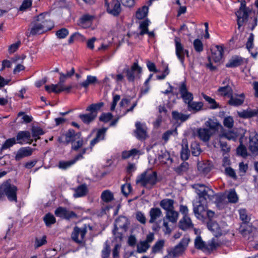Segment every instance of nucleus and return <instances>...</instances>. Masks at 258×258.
Instances as JSON below:
<instances>
[{"mask_svg": "<svg viewBox=\"0 0 258 258\" xmlns=\"http://www.w3.org/2000/svg\"><path fill=\"white\" fill-rule=\"evenodd\" d=\"M16 138H12L7 140L1 147V151L6 150L17 143Z\"/></svg>", "mask_w": 258, "mask_h": 258, "instance_id": "3c124183", "label": "nucleus"}, {"mask_svg": "<svg viewBox=\"0 0 258 258\" xmlns=\"http://www.w3.org/2000/svg\"><path fill=\"white\" fill-rule=\"evenodd\" d=\"M148 12V7L143 6L141 9H139L136 13V17L138 19H142L146 17Z\"/></svg>", "mask_w": 258, "mask_h": 258, "instance_id": "5fc2aeb1", "label": "nucleus"}, {"mask_svg": "<svg viewBox=\"0 0 258 258\" xmlns=\"http://www.w3.org/2000/svg\"><path fill=\"white\" fill-rule=\"evenodd\" d=\"M189 241L188 238H182L177 245L168 252L167 255L164 258H175L181 254L187 246Z\"/></svg>", "mask_w": 258, "mask_h": 258, "instance_id": "39448f33", "label": "nucleus"}, {"mask_svg": "<svg viewBox=\"0 0 258 258\" xmlns=\"http://www.w3.org/2000/svg\"><path fill=\"white\" fill-rule=\"evenodd\" d=\"M181 146L182 149L180 151V157L182 160L185 161L188 159L190 154L187 141L186 140L182 141Z\"/></svg>", "mask_w": 258, "mask_h": 258, "instance_id": "f704fd0d", "label": "nucleus"}, {"mask_svg": "<svg viewBox=\"0 0 258 258\" xmlns=\"http://www.w3.org/2000/svg\"><path fill=\"white\" fill-rule=\"evenodd\" d=\"M243 63V58L238 55H234L229 59L226 64L227 68H235L241 65Z\"/></svg>", "mask_w": 258, "mask_h": 258, "instance_id": "7c9ffc66", "label": "nucleus"}, {"mask_svg": "<svg viewBox=\"0 0 258 258\" xmlns=\"http://www.w3.org/2000/svg\"><path fill=\"white\" fill-rule=\"evenodd\" d=\"M194 47L197 52H200L203 50V44L202 41L196 39L193 43Z\"/></svg>", "mask_w": 258, "mask_h": 258, "instance_id": "052dcab7", "label": "nucleus"}, {"mask_svg": "<svg viewBox=\"0 0 258 258\" xmlns=\"http://www.w3.org/2000/svg\"><path fill=\"white\" fill-rule=\"evenodd\" d=\"M157 182V175L155 171L147 170L139 175L136 183L147 188L150 189Z\"/></svg>", "mask_w": 258, "mask_h": 258, "instance_id": "7ed1b4c3", "label": "nucleus"}, {"mask_svg": "<svg viewBox=\"0 0 258 258\" xmlns=\"http://www.w3.org/2000/svg\"><path fill=\"white\" fill-rule=\"evenodd\" d=\"M43 219L47 226H49L51 224H54L56 221L54 216L50 213L47 214L44 217Z\"/></svg>", "mask_w": 258, "mask_h": 258, "instance_id": "6e6d98bb", "label": "nucleus"}, {"mask_svg": "<svg viewBox=\"0 0 258 258\" xmlns=\"http://www.w3.org/2000/svg\"><path fill=\"white\" fill-rule=\"evenodd\" d=\"M80 136V133H75L73 130H69L62 136V138L64 139V142L68 144L70 143L72 144Z\"/></svg>", "mask_w": 258, "mask_h": 258, "instance_id": "b1692460", "label": "nucleus"}, {"mask_svg": "<svg viewBox=\"0 0 258 258\" xmlns=\"http://www.w3.org/2000/svg\"><path fill=\"white\" fill-rule=\"evenodd\" d=\"M142 71V69L137 61L133 63L131 69L124 70L127 80L130 82H133L136 78H140Z\"/></svg>", "mask_w": 258, "mask_h": 258, "instance_id": "0eeeda50", "label": "nucleus"}, {"mask_svg": "<svg viewBox=\"0 0 258 258\" xmlns=\"http://www.w3.org/2000/svg\"><path fill=\"white\" fill-rule=\"evenodd\" d=\"M158 160L161 163L171 164L172 160L170 157V154L165 149L161 150L158 154Z\"/></svg>", "mask_w": 258, "mask_h": 258, "instance_id": "393cba45", "label": "nucleus"}, {"mask_svg": "<svg viewBox=\"0 0 258 258\" xmlns=\"http://www.w3.org/2000/svg\"><path fill=\"white\" fill-rule=\"evenodd\" d=\"M105 5L107 6V11L108 13L113 15L117 16L121 11L120 5L118 0H112L109 4L106 1Z\"/></svg>", "mask_w": 258, "mask_h": 258, "instance_id": "6ab92c4d", "label": "nucleus"}, {"mask_svg": "<svg viewBox=\"0 0 258 258\" xmlns=\"http://www.w3.org/2000/svg\"><path fill=\"white\" fill-rule=\"evenodd\" d=\"M69 30L66 28H63L57 31L55 35L59 39H64L69 35Z\"/></svg>", "mask_w": 258, "mask_h": 258, "instance_id": "4d7b16f0", "label": "nucleus"}, {"mask_svg": "<svg viewBox=\"0 0 258 258\" xmlns=\"http://www.w3.org/2000/svg\"><path fill=\"white\" fill-rule=\"evenodd\" d=\"M87 148H84L81 150V152L76 155L74 159L68 161H60L58 167L62 169H66L74 165L77 161L83 158V155L86 153Z\"/></svg>", "mask_w": 258, "mask_h": 258, "instance_id": "ddd939ff", "label": "nucleus"}, {"mask_svg": "<svg viewBox=\"0 0 258 258\" xmlns=\"http://www.w3.org/2000/svg\"><path fill=\"white\" fill-rule=\"evenodd\" d=\"M202 95L204 98V99L208 102L209 104L210 105V108L215 109L218 107L219 104L216 102V101L214 99L206 95L204 93H202Z\"/></svg>", "mask_w": 258, "mask_h": 258, "instance_id": "864d4df0", "label": "nucleus"}, {"mask_svg": "<svg viewBox=\"0 0 258 258\" xmlns=\"http://www.w3.org/2000/svg\"><path fill=\"white\" fill-rule=\"evenodd\" d=\"M248 148L253 155H258V135L255 132H252L249 135Z\"/></svg>", "mask_w": 258, "mask_h": 258, "instance_id": "dca6fc26", "label": "nucleus"}, {"mask_svg": "<svg viewBox=\"0 0 258 258\" xmlns=\"http://www.w3.org/2000/svg\"><path fill=\"white\" fill-rule=\"evenodd\" d=\"M86 232V228L75 227L72 233L71 237L75 242L81 244L83 242Z\"/></svg>", "mask_w": 258, "mask_h": 258, "instance_id": "4468645a", "label": "nucleus"}, {"mask_svg": "<svg viewBox=\"0 0 258 258\" xmlns=\"http://www.w3.org/2000/svg\"><path fill=\"white\" fill-rule=\"evenodd\" d=\"M250 10H238L235 14L237 16V22L238 25V29L239 30L240 27L247 22L250 13Z\"/></svg>", "mask_w": 258, "mask_h": 258, "instance_id": "2eb2a0df", "label": "nucleus"}, {"mask_svg": "<svg viewBox=\"0 0 258 258\" xmlns=\"http://www.w3.org/2000/svg\"><path fill=\"white\" fill-rule=\"evenodd\" d=\"M227 198L229 202L236 203L238 201V197L234 190H231L228 195Z\"/></svg>", "mask_w": 258, "mask_h": 258, "instance_id": "bf43d9fd", "label": "nucleus"}, {"mask_svg": "<svg viewBox=\"0 0 258 258\" xmlns=\"http://www.w3.org/2000/svg\"><path fill=\"white\" fill-rule=\"evenodd\" d=\"M237 153L239 155L243 157H245L247 156V150L246 147L240 143V145L237 148Z\"/></svg>", "mask_w": 258, "mask_h": 258, "instance_id": "e2e57ef3", "label": "nucleus"}, {"mask_svg": "<svg viewBox=\"0 0 258 258\" xmlns=\"http://www.w3.org/2000/svg\"><path fill=\"white\" fill-rule=\"evenodd\" d=\"M175 53L177 57L180 61L181 64L184 66V60L185 54L188 56V51L184 49L183 46L180 43V40L179 38L176 37L175 38Z\"/></svg>", "mask_w": 258, "mask_h": 258, "instance_id": "1a4fd4ad", "label": "nucleus"}, {"mask_svg": "<svg viewBox=\"0 0 258 258\" xmlns=\"http://www.w3.org/2000/svg\"><path fill=\"white\" fill-rule=\"evenodd\" d=\"M104 106V103L102 102H98L97 103H93L88 106L86 111L90 113H95L102 111V108Z\"/></svg>", "mask_w": 258, "mask_h": 258, "instance_id": "c9c22d12", "label": "nucleus"}, {"mask_svg": "<svg viewBox=\"0 0 258 258\" xmlns=\"http://www.w3.org/2000/svg\"><path fill=\"white\" fill-rule=\"evenodd\" d=\"M87 191V187L86 185H81L75 189L74 197L75 198L83 197L86 195Z\"/></svg>", "mask_w": 258, "mask_h": 258, "instance_id": "ea45409f", "label": "nucleus"}, {"mask_svg": "<svg viewBox=\"0 0 258 258\" xmlns=\"http://www.w3.org/2000/svg\"><path fill=\"white\" fill-rule=\"evenodd\" d=\"M193 226L191 220L188 216H183L179 223V227L183 230L192 228Z\"/></svg>", "mask_w": 258, "mask_h": 258, "instance_id": "2f4dec72", "label": "nucleus"}, {"mask_svg": "<svg viewBox=\"0 0 258 258\" xmlns=\"http://www.w3.org/2000/svg\"><path fill=\"white\" fill-rule=\"evenodd\" d=\"M195 247L200 249H202L204 251L206 252L207 244L205 243L200 236H198L195 240Z\"/></svg>", "mask_w": 258, "mask_h": 258, "instance_id": "49530a36", "label": "nucleus"}, {"mask_svg": "<svg viewBox=\"0 0 258 258\" xmlns=\"http://www.w3.org/2000/svg\"><path fill=\"white\" fill-rule=\"evenodd\" d=\"M212 56L210 57L215 62H219L222 58L223 49L221 46L216 45L211 49Z\"/></svg>", "mask_w": 258, "mask_h": 258, "instance_id": "cd10ccee", "label": "nucleus"}, {"mask_svg": "<svg viewBox=\"0 0 258 258\" xmlns=\"http://www.w3.org/2000/svg\"><path fill=\"white\" fill-rule=\"evenodd\" d=\"M189 111H199L203 106V103L202 102L191 101L187 105Z\"/></svg>", "mask_w": 258, "mask_h": 258, "instance_id": "37998d69", "label": "nucleus"}, {"mask_svg": "<svg viewBox=\"0 0 258 258\" xmlns=\"http://www.w3.org/2000/svg\"><path fill=\"white\" fill-rule=\"evenodd\" d=\"M155 239L154 234L149 233L145 240L140 241L137 245V251L139 253H145L150 247L151 244Z\"/></svg>", "mask_w": 258, "mask_h": 258, "instance_id": "423d86ee", "label": "nucleus"}, {"mask_svg": "<svg viewBox=\"0 0 258 258\" xmlns=\"http://www.w3.org/2000/svg\"><path fill=\"white\" fill-rule=\"evenodd\" d=\"M31 134L29 131H20L16 136V141L20 144H24L26 142L31 144L32 140H31Z\"/></svg>", "mask_w": 258, "mask_h": 258, "instance_id": "412c9836", "label": "nucleus"}, {"mask_svg": "<svg viewBox=\"0 0 258 258\" xmlns=\"http://www.w3.org/2000/svg\"><path fill=\"white\" fill-rule=\"evenodd\" d=\"M218 92L222 96H231L232 95V89L229 85L227 84L226 85L221 87L218 89Z\"/></svg>", "mask_w": 258, "mask_h": 258, "instance_id": "a18cd8bd", "label": "nucleus"}, {"mask_svg": "<svg viewBox=\"0 0 258 258\" xmlns=\"http://www.w3.org/2000/svg\"><path fill=\"white\" fill-rule=\"evenodd\" d=\"M101 199L105 203H109L114 199L113 193L109 190H105L101 195Z\"/></svg>", "mask_w": 258, "mask_h": 258, "instance_id": "58836bf2", "label": "nucleus"}, {"mask_svg": "<svg viewBox=\"0 0 258 258\" xmlns=\"http://www.w3.org/2000/svg\"><path fill=\"white\" fill-rule=\"evenodd\" d=\"M150 219L149 222L150 224L155 223L157 220L162 216V212L159 208H152L149 211Z\"/></svg>", "mask_w": 258, "mask_h": 258, "instance_id": "bb28decb", "label": "nucleus"}, {"mask_svg": "<svg viewBox=\"0 0 258 258\" xmlns=\"http://www.w3.org/2000/svg\"><path fill=\"white\" fill-rule=\"evenodd\" d=\"M36 19L41 25L47 27V31L51 30L54 27V23L50 20L49 15L47 13L40 14L37 16Z\"/></svg>", "mask_w": 258, "mask_h": 258, "instance_id": "aec40b11", "label": "nucleus"}, {"mask_svg": "<svg viewBox=\"0 0 258 258\" xmlns=\"http://www.w3.org/2000/svg\"><path fill=\"white\" fill-rule=\"evenodd\" d=\"M243 101L244 95L243 94H241L238 97L234 96L231 95L228 103L231 105L237 106L242 104Z\"/></svg>", "mask_w": 258, "mask_h": 258, "instance_id": "e433bc0d", "label": "nucleus"}, {"mask_svg": "<svg viewBox=\"0 0 258 258\" xmlns=\"http://www.w3.org/2000/svg\"><path fill=\"white\" fill-rule=\"evenodd\" d=\"M136 218L137 220L141 224H145L146 223V218L145 214L141 212L138 211L136 213Z\"/></svg>", "mask_w": 258, "mask_h": 258, "instance_id": "680f3d73", "label": "nucleus"}, {"mask_svg": "<svg viewBox=\"0 0 258 258\" xmlns=\"http://www.w3.org/2000/svg\"><path fill=\"white\" fill-rule=\"evenodd\" d=\"M253 41L254 35L252 33H250L248 38L247 41L246 43V48L249 51V52H250L251 49L253 48Z\"/></svg>", "mask_w": 258, "mask_h": 258, "instance_id": "0e129e2a", "label": "nucleus"}, {"mask_svg": "<svg viewBox=\"0 0 258 258\" xmlns=\"http://www.w3.org/2000/svg\"><path fill=\"white\" fill-rule=\"evenodd\" d=\"M17 187L8 180L0 186V200L6 196L10 201L17 202Z\"/></svg>", "mask_w": 258, "mask_h": 258, "instance_id": "20e7f679", "label": "nucleus"}, {"mask_svg": "<svg viewBox=\"0 0 258 258\" xmlns=\"http://www.w3.org/2000/svg\"><path fill=\"white\" fill-rule=\"evenodd\" d=\"M205 125L208 127L209 129L214 133L217 131L221 126V124L215 118H209L205 123Z\"/></svg>", "mask_w": 258, "mask_h": 258, "instance_id": "c756f323", "label": "nucleus"}, {"mask_svg": "<svg viewBox=\"0 0 258 258\" xmlns=\"http://www.w3.org/2000/svg\"><path fill=\"white\" fill-rule=\"evenodd\" d=\"M16 120L18 123H27L32 121V117L27 114H18V116Z\"/></svg>", "mask_w": 258, "mask_h": 258, "instance_id": "79ce46f5", "label": "nucleus"}, {"mask_svg": "<svg viewBox=\"0 0 258 258\" xmlns=\"http://www.w3.org/2000/svg\"><path fill=\"white\" fill-rule=\"evenodd\" d=\"M219 245V242L217 238H214L208 242L207 244L206 252H211L212 250L216 249Z\"/></svg>", "mask_w": 258, "mask_h": 258, "instance_id": "a19ab883", "label": "nucleus"}, {"mask_svg": "<svg viewBox=\"0 0 258 258\" xmlns=\"http://www.w3.org/2000/svg\"><path fill=\"white\" fill-rule=\"evenodd\" d=\"M120 95L117 94H114L113 95L112 100L110 106V110L111 111H119L124 113L131 112L137 105V102H136L134 103L130 107H128L129 103L131 102L130 99H128L126 98H123L121 100L119 103V109H118V108L116 109V104L120 100Z\"/></svg>", "mask_w": 258, "mask_h": 258, "instance_id": "f03ea898", "label": "nucleus"}, {"mask_svg": "<svg viewBox=\"0 0 258 258\" xmlns=\"http://www.w3.org/2000/svg\"><path fill=\"white\" fill-rule=\"evenodd\" d=\"M237 137V134L233 132H230L227 133H223L221 134L220 136L221 139H222L223 138H226L229 140L234 141L236 139Z\"/></svg>", "mask_w": 258, "mask_h": 258, "instance_id": "13d9d810", "label": "nucleus"}, {"mask_svg": "<svg viewBox=\"0 0 258 258\" xmlns=\"http://www.w3.org/2000/svg\"><path fill=\"white\" fill-rule=\"evenodd\" d=\"M84 144L83 140L80 136L72 144V150L77 151L83 147Z\"/></svg>", "mask_w": 258, "mask_h": 258, "instance_id": "09e8293b", "label": "nucleus"}, {"mask_svg": "<svg viewBox=\"0 0 258 258\" xmlns=\"http://www.w3.org/2000/svg\"><path fill=\"white\" fill-rule=\"evenodd\" d=\"M165 241L164 239L157 240L151 249V253L156 254L162 252L165 245Z\"/></svg>", "mask_w": 258, "mask_h": 258, "instance_id": "473e14b6", "label": "nucleus"}, {"mask_svg": "<svg viewBox=\"0 0 258 258\" xmlns=\"http://www.w3.org/2000/svg\"><path fill=\"white\" fill-rule=\"evenodd\" d=\"M21 45V41H18L9 46L8 51L10 54H12L16 52Z\"/></svg>", "mask_w": 258, "mask_h": 258, "instance_id": "69168bd1", "label": "nucleus"}, {"mask_svg": "<svg viewBox=\"0 0 258 258\" xmlns=\"http://www.w3.org/2000/svg\"><path fill=\"white\" fill-rule=\"evenodd\" d=\"M165 218L172 223H175L177 221L179 213L175 211L174 209L165 212Z\"/></svg>", "mask_w": 258, "mask_h": 258, "instance_id": "4c0bfd02", "label": "nucleus"}, {"mask_svg": "<svg viewBox=\"0 0 258 258\" xmlns=\"http://www.w3.org/2000/svg\"><path fill=\"white\" fill-rule=\"evenodd\" d=\"M150 21L148 20H146L142 21L140 24V29L141 31L140 33L132 32L128 33L127 35L128 37H133L135 39L139 37L140 35H143L145 34H148L150 37L154 36L153 32H149L148 27L149 25Z\"/></svg>", "mask_w": 258, "mask_h": 258, "instance_id": "9d476101", "label": "nucleus"}, {"mask_svg": "<svg viewBox=\"0 0 258 258\" xmlns=\"http://www.w3.org/2000/svg\"><path fill=\"white\" fill-rule=\"evenodd\" d=\"M174 201L173 200L165 199L162 200L160 203V207L163 209L165 212L174 209Z\"/></svg>", "mask_w": 258, "mask_h": 258, "instance_id": "72a5a7b5", "label": "nucleus"}, {"mask_svg": "<svg viewBox=\"0 0 258 258\" xmlns=\"http://www.w3.org/2000/svg\"><path fill=\"white\" fill-rule=\"evenodd\" d=\"M33 151L34 149L30 147H22L16 152L15 159L19 161L23 158L30 156L32 154Z\"/></svg>", "mask_w": 258, "mask_h": 258, "instance_id": "5701e85b", "label": "nucleus"}, {"mask_svg": "<svg viewBox=\"0 0 258 258\" xmlns=\"http://www.w3.org/2000/svg\"><path fill=\"white\" fill-rule=\"evenodd\" d=\"M54 214L57 217L68 220L77 217V215L75 212L62 207L57 208L55 210Z\"/></svg>", "mask_w": 258, "mask_h": 258, "instance_id": "f8f14e48", "label": "nucleus"}, {"mask_svg": "<svg viewBox=\"0 0 258 258\" xmlns=\"http://www.w3.org/2000/svg\"><path fill=\"white\" fill-rule=\"evenodd\" d=\"M130 221L124 216L119 217L115 221L114 229L113 230V233L114 235H116L117 230L120 229L121 231L119 234L123 232H125L130 225Z\"/></svg>", "mask_w": 258, "mask_h": 258, "instance_id": "6e6552de", "label": "nucleus"}, {"mask_svg": "<svg viewBox=\"0 0 258 258\" xmlns=\"http://www.w3.org/2000/svg\"><path fill=\"white\" fill-rule=\"evenodd\" d=\"M136 130L135 134L136 137L140 140L146 139L147 136V127L144 123L137 122L135 124Z\"/></svg>", "mask_w": 258, "mask_h": 258, "instance_id": "f3484780", "label": "nucleus"}, {"mask_svg": "<svg viewBox=\"0 0 258 258\" xmlns=\"http://www.w3.org/2000/svg\"><path fill=\"white\" fill-rule=\"evenodd\" d=\"M97 82V79L95 76H88L87 79L83 82L80 83V85L84 88H87L89 85L94 84Z\"/></svg>", "mask_w": 258, "mask_h": 258, "instance_id": "c03bdc74", "label": "nucleus"}, {"mask_svg": "<svg viewBox=\"0 0 258 258\" xmlns=\"http://www.w3.org/2000/svg\"><path fill=\"white\" fill-rule=\"evenodd\" d=\"M47 243L46 236L36 237L35 239L34 247L35 249Z\"/></svg>", "mask_w": 258, "mask_h": 258, "instance_id": "603ef678", "label": "nucleus"}, {"mask_svg": "<svg viewBox=\"0 0 258 258\" xmlns=\"http://www.w3.org/2000/svg\"><path fill=\"white\" fill-rule=\"evenodd\" d=\"M44 134V131L40 127L33 126L32 128V137L34 138L35 142H36L37 140L40 139V136Z\"/></svg>", "mask_w": 258, "mask_h": 258, "instance_id": "de8ad7c7", "label": "nucleus"}, {"mask_svg": "<svg viewBox=\"0 0 258 258\" xmlns=\"http://www.w3.org/2000/svg\"><path fill=\"white\" fill-rule=\"evenodd\" d=\"M179 92L184 102L187 105L192 101L194 98L193 95L187 91L184 83L181 84L179 87Z\"/></svg>", "mask_w": 258, "mask_h": 258, "instance_id": "a211bd4d", "label": "nucleus"}, {"mask_svg": "<svg viewBox=\"0 0 258 258\" xmlns=\"http://www.w3.org/2000/svg\"><path fill=\"white\" fill-rule=\"evenodd\" d=\"M47 27L46 26L41 25L36 19V21L31 23L30 31L29 33H27L26 35L29 37L31 35H39L47 32Z\"/></svg>", "mask_w": 258, "mask_h": 258, "instance_id": "9b49d317", "label": "nucleus"}, {"mask_svg": "<svg viewBox=\"0 0 258 258\" xmlns=\"http://www.w3.org/2000/svg\"><path fill=\"white\" fill-rule=\"evenodd\" d=\"M191 187L198 196L200 203H206L214 199L215 194L213 190L205 184L196 183L191 185Z\"/></svg>", "mask_w": 258, "mask_h": 258, "instance_id": "f257e3e1", "label": "nucleus"}, {"mask_svg": "<svg viewBox=\"0 0 258 258\" xmlns=\"http://www.w3.org/2000/svg\"><path fill=\"white\" fill-rule=\"evenodd\" d=\"M208 229L216 236L218 237L222 234V231L218 224L214 221H210L208 223Z\"/></svg>", "mask_w": 258, "mask_h": 258, "instance_id": "c85d7f7f", "label": "nucleus"}, {"mask_svg": "<svg viewBox=\"0 0 258 258\" xmlns=\"http://www.w3.org/2000/svg\"><path fill=\"white\" fill-rule=\"evenodd\" d=\"M177 134V131L176 129L172 130H169L166 131L165 133H164L163 135L162 139L165 141H167L169 138V137L171 135H175Z\"/></svg>", "mask_w": 258, "mask_h": 258, "instance_id": "338daca9", "label": "nucleus"}, {"mask_svg": "<svg viewBox=\"0 0 258 258\" xmlns=\"http://www.w3.org/2000/svg\"><path fill=\"white\" fill-rule=\"evenodd\" d=\"M107 130V128L105 127H103L102 128L99 129L97 131L96 134V137H97V139H98L100 141L104 140Z\"/></svg>", "mask_w": 258, "mask_h": 258, "instance_id": "774afa93", "label": "nucleus"}, {"mask_svg": "<svg viewBox=\"0 0 258 258\" xmlns=\"http://www.w3.org/2000/svg\"><path fill=\"white\" fill-rule=\"evenodd\" d=\"M205 203H200L197 205H194L193 211L195 216L200 220H203L205 218L206 212V207L204 205Z\"/></svg>", "mask_w": 258, "mask_h": 258, "instance_id": "4be33fe9", "label": "nucleus"}, {"mask_svg": "<svg viewBox=\"0 0 258 258\" xmlns=\"http://www.w3.org/2000/svg\"><path fill=\"white\" fill-rule=\"evenodd\" d=\"M213 133L211 130L200 127L197 130V136L203 142H208Z\"/></svg>", "mask_w": 258, "mask_h": 258, "instance_id": "a878e982", "label": "nucleus"}, {"mask_svg": "<svg viewBox=\"0 0 258 258\" xmlns=\"http://www.w3.org/2000/svg\"><path fill=\"white\" fill-rule=\"evenodd\" d=\"M96 117L94 114H81L80 115V119L85 123H89L92 122Z\"/></svg>", "mask_w": 258, "mask_h": 258, "instance_id": "8fccbe9b", "label": "nucleus"}]
</instances>
